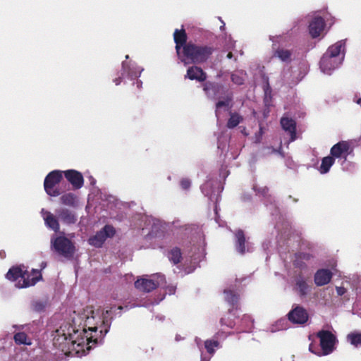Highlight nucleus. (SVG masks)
<instances>
[{
	"label": "nucleus",
	"mask_w": 361,
	"mask_h": 361,
	"mask_svg": "<svg viewBox=\"0 0 361 361\" xmlns=\"http://www.w3.org/2000/svg\"><path fill=\"white\" fill-rule=\"evenodd\" d=\"M40 214L43 218L44 221V225L49 229L54 231L59 232L60 230V224L59 222L58 216H54L51 212L45 210L44 209H42Z\"/></svg>",
	"instance_id": "nucleus-27"
},
{
	"label": "nucleus",
	"mask_w": 361,
	"mask_h": 361,
	"mask_svg": "<svg viewBox=\"0 0 361 361\" xmlns=\"http://www.w3.org/2000/svg\"><path fill=\"white\" fill-rule=\"evenodd\" d=\"M263 154L264 155H269L272 154H278L281 157H284V152L282 150L281 144L278 149L271 146L265 147L263 148Z\"/></svg>",
	"instance_id": "nucleus-41"
},
{
	"label": "nucleus",
	"mask_w": 361,
	"mask_h": 361,
	"mask_svg": "<svg viewBox=\"0 0 361 361\" xmlns=\"http://www.w3.org/2000/svg\"><path fill=\"white\" fill-rule=\"evenodd\" d=\"M175 289H176V288L174 286H169L167 288L169 294H170V295L174 294L175 293Z\"/></svg>",
	"instance_id": "nucleus-58"
},
{
	"label": "nucleus",
	"mask_w": 361,
	"mask_h": 361,
	"mask_svg": "<svg viewBox=\"0 0 361 361\" xmlns=\"http://www.w3.org/2000/svg\"><path fill=\"white\" fill-rule=\"evenodd\" d=\"M165 283V276L161 274H155L149 278L137 279L135 282V286L140 290L148 293L158 286H164Z\"/></svg>",
	"instance_id": "nucleus-14"
},
{
	"label": "nucleus",
	"mask_w": 361,
	"mask_h": 361,
	"mask_svg": "<svg viewBox=\"0 0 361 361\" xmlns=\"http://www.w3.org/2000/svg\"><path fill=\"white\" fill-rule=\"evenodd\" d=\"M299 73L298 75H295V73L293 71V77L295 78L297 80H301L303 77L305 75V74L307 72V65L305 61H301L299 63Z\"/></svg>",
	"instance_id": "nucleus-43"
},
{
	"label": "nucleus",
	"mask_w": 361,
	"mask_h": 361,
	"mask_svg": "<svg viewBox=\"0 0 361 361\" xmlns=\"http://www.w3.org/2000/svg\"><path fill=\"white\" fill-rule=\"evenodd\" d=\"M252 189L259 197L264 198V203L268 209L270 210L271 214L276 221L274 228L280 233L281 236L286 235L288 230L290 227L288 221L279 212V207L276 206L275 197L268 194L269 189L267 187H260L254 185Z\"/></svg>",
	"instance_id": "nucleus-5"
},
{
	"label": "nucleus",
	"mask_w": 361,
	"mask_h": 361,
	"mask_svg": "<svg viewBox=\"0 0 361 361\" xmlns=\"http://www.w3.org/2000/svg\"><path fill=\"white\" fill-rule=\"evenodd\" d=\"M116 307L109 310L96 312L92 307H87L82 313H76L72 317V323H66L56 331L54 345L64 350H75L78 356L87 355L97 344L103 342L111 324V314Z\"/></svg>",
	"instance_id": "nucleus-1"
},
{
	"label": "nucleus",
	"mask_w": 361,
	"mask_h": 361,
	"mask_svg": "<svg viewBox=\"0 0 361 361\" xmlns=\"http://www.w3.org/2000/svg\"><path fill=\"white\" fill-rule=\"evenodd\" d=\"M225 300L233 307L237 305L239 300V295L238 294L237 285L231 286L224 289V291Z\"/></svg>",
	"instance_id": "nucleus-31"
},
{
	"label": "nucleus",
	"mask_w": 361,
	"mask_h": 361,
	"mask_svg": "<svg viewBox=\"0 0 361 361\" xmlns=\"http://www.w3.org/2000/svg\"><path fill=\"white\" fill-rule=\"evenodd\" d=\"M235 249L238 253L243 255L245 252H252L254 249L253 245L248 240H246L242 230L237 231L235 233Z\"/></svg>",
	"instance_id": "nucleus-20"
},
{
	"label": "nucleus",
	"mask_w": 361,
	"mask_h": 361,
	"mask_svg": "<svg viewBox=\"0 0 361 361\" xmlns=\"http://www.w3.org/2000/svg\"><path fill=\"white\" fill-rule=\"evenodd\" d=\"M200 189L205 197H207L211 202H215L214 211L217 216V202L220 199V194L224 190V186L209 175L206 182L201 185Z\"/></svg>",
	"instance_id": "nucleus-11"
},
{
	"label": "nucleus",
	"mask_w": 361,
	"mask_h": 361,
	"mask_svg": "<svg viewBox=\"0 0 361 361\" xmlns=\"http://www.w3.org/2000/svg\"><path fill=\"white\" fill-rule=\"evenodd\" d=\"M271 247H272V245H271V242L269 240H264L262 243V247H263L264 251H266V252L270 251L269 248Z\"/></svg>",
	"instance_id": "nucleus-55"
},
{
	"label": "nucleus",
	"mask_w": 361,
	"mask_h": 361,
	"mask_svg": "<svg viewBox=\"0 0 361 361\" xmlns=\"http://www.w3.org/2000/svg\"><path fill=\"white\" fill-rule=\"evenodd\" d=\"M202 88L209 99L217 100L222 99V100H219L216 103L215 114L217 121H219L221 110L223 109L226 112L229 111L231 107L232 94L222 84L216 82L207 81L202 84Z\"/></svg>",
	"instance_id": "nucleus-3"
},
{
	"label": "nucleus",
	"mask_w": 361,
	"mask_h": 361,
	"mask_svg": "<svg viewBox=\"0 0 361 361\" xmlns=\"http://www.w3.org/2000/svg\"><path fill=\"white\" fill-rule=\"evenodd\" d=\"M173 39L176 43V51L178 55V59L181 61V62L186 63L185 59L182 58L180 54V49L186 44L187 42V35L184 29H176L173 33Z\"/></svg>",
	"instance_id": "nucleus-25"
},
{
	"label": "nucleus",
	"mask_w": 361,
	"mask_h": 361,
	"mask_svg": "<svg viewBox=\"0 0 361 361\" xmlns=\"http://www.w3.org/2000/svg\"><path fill=\"white\" fill-rule=\"evenodd\" d=\"M345 42L340 40L330 46L323 54L319 61L321 71L328 75H331L334 71L338 69L345 58Z\"/></svg>",
	"instance_id": "nucleus-4"
},
{
	"label": "nucleus",
	"mask_w": 361,
	"mask_h": 361,
	"mask_svg": "<svg viewBox=\"0 0 361 361\" xmlns=\"http://www.w3.org/2000/svg\"><path fill=\"white\" fill-rule=\"evenodd\" d=\"M180 184L183 190H188L191 186V181L190 179L185 178L181 179Z\"/></svg>",
	"instance_id": "nucleus-49"
},
{
	"label": "nucleus",
	"mask_w": 361,
	"mask_h": 361,
	"mask_svg": "<svg viewBox=\"0 0 361 361\" xmlns=\"http://www.w3.org/2000/svg\"><path fill=\"white\" fill-rule=\"evenodd\" d=\"M355 102L358 104H361V98H358L357 99L355 100Z\"/></svg>",
	"instance_id": "nucleus-64"
},
{
	"label": "nucleus",
	"mask_w": 361,
	"mask_h": 361,
	"mask_svg": "<svg viewBox=\"0 0 361 361\" xmlns=\"http://www.w3.org/2000/svg\"><path fill=\"white\" fill-rule=\"evenodd\" d=\"M115 228L111 225H105L95 235L88 239V243L95 247H101L105 240L109 238H112L115 235Z\"/></svg>",
	"instance_id": "nucleus-16"
},
{
	"label": "nucleus",
	"mask_w": 361,
	"mask_h": 361,
	"mask_svg": "<svg viewBox=\"0 0 361 361\" xmlns=\"http://www.w3.org/2000/svg\"><path fill=\"white\" fill-rule=\"evenodd\" d=\"M302 259H304L305 262H310L314 259V255L307 252H298V253Z\"/></svg>",
	"instance_id": "nucleus-50"
},
{
	"label": "nucleus",
	"mask_w": 361,
	"mask_h": 361,
	"mask_svg": "<svg viewBox=\"0 0 361 361\" xmlns=\"http://www.w3.org/2000/svg\"><path fill=\"white\" fill-rule=\"evenodd\" d=\"M46 305L45 301L37 300L32 303V308L35 312H41L44 310Z\"/></svg>",
	"instance_id": "nucleus-47"
},
{
	"label": "nucleus",
	"mask_w": 361,
	"mask_h": 361,
	"mask_svg": "<svg viewBox=\"0 0 361 361\" xmlns=\"http://www.w3.org/2000/svg\"><path fill=\"white\" fill-rule=\"evenodd\" d=\"M359 277L357 276L353 275L352 277H345L341 286H336V293L338 296H342L346 293L348 286L357 289Z\"/></svg>",
	"instance_id": "nucleus-29"
},
{
	"label": "nucleus",
	"mask_w": 361,
	"mask_h": 361,
	"mask_svg": "<svg viewBox=\"0 0 361 361\" xmlns=\"http://www.w3.org/2000/svg\"><path fill=\"white\" fill-rule=\"evenodd\" d=\"M335 163V159L331 155L324 157L322 159L321 165L317 168L321 174H326Z\"/></svg>",
	"instance_id": "nucleus-32"
},
{
	"label": "nucleus",
	"mask_w": 361,
	"mask_h": 361,
	"mask_svg": "<svg viewBox=\"0 0 361 361\" xmlns=\"http://www.w3.org/2000/svg\"><path fill=\"white\" fill-rule=\"evenodd\" d=\"M63 171L54 170L49 172L44 180V189L46 193L51 197H58L61 195L60 190L56 186L63 179Z\"/></svg>",
	"instance_id": "nucleus-13"
},
{
	"label": "nucleus",
	"mask_w": 361,
	"mask_h": 361,
	"mask_svg": "<svg viewBox=\"0 0 361 361\" xmlns=\"http://www.w3.org/2000/svg\"><path fill=\"white\" fill-rule=\"evenodd\" d=\"M183 338H182L180 335H176V336L175 340L176 341H180L183 340Z\"/></svg>",
	"instance_id": "nucleus-61"
},
{
	"label": "nucleus",
	"mask_w": 361,
	"mask_h": 361,
	"mask_svg": "<svg viewBox=\"0 0 361 361\" xmlns=\"http://www.w3.org/2000/svg\"><path fill=\"white\" fill-rule=\"evenodd\" d=\"M288 276L292 279L293 291L300 298H305L310 293L312 286L309 278L300 271H288Z\"/></svg>",
	"instance_id": "nucleus-10"
},
{
	"label": "nucleus",
	"mask_w": 361,
	"mask_h": 361,
	"mask_svg": "<svg viewBox=\"0 0 361 361\" xmlns=\"http://www.w3.org/2000/svg\"><path fill=\"white\" fill-rule=\"evenodd\" d=\"M195 343L196 344V345L197 346L198 349L200 350V352L202 351V339L197 336H196L195 338Z\"/></svg>",
	"instance_id": "nucleus-56"
},
{
	"label": "nucleus",
	"mask_w": 361,
	"mask_h": 361,
	"mask_svg": "<svg viewBox=\"0 0 361 361\" xmlns=\"http://www.w3.org/2000/svg\"><path fill=\"white\" fill-rule=\"evenodd\" d=\"M263 133H264L263 128L262 126H259V131L255 134V143L260 142Z\"/></svg>",
	"instance_id": "nucleus-52"
},
{
	"label": "nucleus",
	"mask_w": 361,
	"mask_h": 361,
	"mask_svg": "<svg viewBox=\"0 0 361 361\" xmlns=\"http://www.w3.org/2000/svg\"><path fill=\"white\" fill-rule=\"evenodd\" d=\"M204 347L206 353L201 352L200 361H210L211 358L214 355L216 349L222 348L221 343L216 339H207L204 342Z\"/></svg>",
	"instance_id": "nucleus-19"
},
{
	"label": "nucleus",
	"mask_w": 361,
	"mask_h": 361,
	"mask_svg": "<svg viewBox=\"0 0 361 361\" xmlns=\"http://www.w3.org/2000/svg\"><path fill=\"white\" fill-rule=\"evenodd\" d=\"M280 36H270L269 39L273 42V56L279 59L281 62L284 63H289L293 59V51L284 47H277L275 48L274 46L275 42H278V39L280 38Z\"/></svg>",
	"instance_id": "nucleus-18"
},
{
	"label": "nucleus",
	"mask_w": 361,
	"mask_h": 361,
	"mask_svg": "<svg viewBox=\"0 0 361 361\" xmlns=\"http://www.w3.org/2000/svg\"><path fill=\"white\" fill-rule=\"evenodd\" d=\"M281 126L282 129L290 135V140L288 142V145L294 142L297 139L296 135V122L294 119L283 116L281 118Z\"/></svg>",
	"instance_id": "nucleus-26"
},
{
	"label": "nucleus",
	"mask_w": 361,
	"mask_h": 361,
	"mask_svg": "<svg viewBox=\"0 0 361 361\" xmlns=\"http://www.w3.org/2000/svg\"><path fill=\"white\" fill-rule=\"evenodd\" d=\"M51 247L58 254L65 257H70L75 252V246L73 243L66 238L63 233L58 236L55 235L51 236Z\"/></svg>",
	"instance_id": "nucleus-12"
},
{
	"label": "nucleus",
	"mask_w": 361,
	"mask_h": 361,
	"mask_svg": "<svg viewBox=\"0 0 361 361\" xmlns=\"http://www.w3.org/2000/svg\"><path fill=\"white\" fill-rule=\"evenodd\" d=\"M319 338L322 354L328 355L332 353L336 349L338 343L336 336L329 330L322 329L317 334Z\"/></svg>",
	"instance_id": "nucleus-15"
},
{
	"label": "nucleus",
	"mask_w": 361,
	"mask_h": 361,
	"mask_svg": "<svg viewBox=\"0 0 361 361\" xmlns=\"http://www.w3.org/2000/svg\"><path fill=\"white\" fill-rule=\"evenodd\" d=\"M214 51L213 47L207 45H197L193 43H188L183 47L182 58L186 60H190L193 63H202L206 61Z\"/></svg>",
	"instance_id": "nucleus-7"
},
{
	"label": "nucleus",
	"mask_w": 361,
	"mask_h": 361,
	"mask_svg": "<svg viewBox=\"0 0 361 361\" xmlns=\"http://www.w3.org/2000/svg\"><path fill=\"white\" fill-rule=\"evenodd\" d=\"M286 165L290 168V169H292L293 168V161L292 160H290V159H287L286 161Z\"/></svg>",
	"instance_id": "nucleus-59"
},
{
	"label": "nucleus",
	"mask_w": 361,
	"mask_h": 361,
	"mask_svg": "<svg viewBox=\"0 0 361 361\" xmlns=\"http://www.w3.org/2000/svg\"><path fill=\"white\" fill-rule=\"evenodd\" d=\"M243 199L244 201H247V200H249L250 199V195H244L243 197Z\"/></svg>",
	"instance_id": "nucleus-62"
},
{
	"label": "nucleus",
	"mask_w": 361,
	"mask_h": 361,
	"mask_svg": "<svg viewBox=\"0 0 361 361\" xmlns=\"http://www.w3.org/2000/svg\"><path fill=\"white\" fill-rule=\"evenodd\" d=\"M6 277L11 281H16V287L23 288L34 286L39 280L41 274L38 270L33 269L30 277L27 271H24L18 267H13L8 270Z\"/></svg>",
	"instance_id": "nucleus-6"
},
{
	"label": "nucleus",
	"mask_w": 361,
	"mask_h": 361,
	"mask_svg": "<svg viewBox=\"0 0 361 361\" xmlns=\"http://www.w3.org/2000/svg\"><path fill=\"white\" fill-rule=\"evenodd\" d=\"M286 323L287 322L285 319H281L270 327V331L271 332H276L285 329L286 328Z\"/></svg>",
	"instance_id": "nucleus-45"
},
{
	"label": "nucleus",
	"mask_w": 361,
	"mask_h": 361,
	"mask_svg": "<svg viewBox=\"0 0 361 361\" xmlns=\"http://www.w3.org/2000/svg\"><path fill=\"white\" fill-rule=\"evenodd\" d=\"M325 21L324 18L318 15H314L310 21L308 30L312 38H317L321 35L324 30Z\"/></svg>",
	"instance_id": "nucleus-22"
},
{
	"label": "nucleus",
	"mask_w": 361,
	"mask_h": 361,
	"mask_svg": "<svg viewBox=\"0 0 361 361\" xmlns=\"http://www.w3.org/2000/svg\"><path fill=\"white\" fill-rule=\"evenodd\" d=\"M63 174L75 190L80 189L84 185L82 174L75 169L63 171Z\"/></svg>",
	"instance_id": "nucleus-21"
},
{
	"label": "nucleus",
	"mask_w": 361,
	"mask_h": 361,
	"mask_svg": "<svg viewBox=\"0 0 361 361\" xmlns=\"http://www.w3.org/2000/svg\"><path fill=\"white\" fill-rule=\"evenodd\" d=\"M287 317L293 324L303 325L307 322L309 314L305 307L300 305H295L288 313Z\"/></svg>",
	"instance_id": "nucleus-17"
},
{
	"label": "nucleus",
	"mask_w": 361,
	"mask_h": 361,
	"mask_svg": "<svg viewBox=\"0 0 361 361\" xmlns=\"http://www.w3.org/2000/svg\"><path fill=\"white\" fill-rule=\"evenodd\" d=\"M333 276V273L328 269H318L314 275V281L317 286L328 284Z\"/></svg>",
	"instance_id": "nucleus-28"
},
{
	"label": "nucleus",
	"mask_w": 361,
	"mask_h": 361,
	"mask_svg": "<svg viewBox=\"0 0 361 361\" xmlns=\"http://www.w3.org/2000/svg\"><path fill=\"white\" fill-rule=\"evenodd\" d=\"M229 175V171L225 168H221L220 169L219 176L220 177L225 179Z\"/></svg>",
	"instance_id": "nucleus-54"
},
{
	"label": "nucleus",
	"mask_w": 361,
	"mask_h": 361,
	"mask_svg": "<svg viewBox=\"0 0 361 361\" xmlns=\"http://www.w3.org/2000/svg\"><path fill=\"white\" fill-rule=\"evenodd\" d=\"M185 77L191 80H195L199 82H204L207 79V74L201 68L193 66L188 68Z\"/></svg>",
	"instance_id": "nucleus-30"
},
{
	"label": "nucleus",
	"mask_w": 361,
	"mask_h": 361,
	"mask_svg": "<svg viewBox=\"0 0 361 361\" xmlns=\"http://www.w3.org/2000/svg\"><path fill=\"white\" fill-rule=\"evenodd\" d=\"M14 341L18 345H30L32 344L31 339L27 337L25 332H18L13 336Z\"/></svg>",
	"instance_id": "nucleus-35"
},
{
	"label": "nucleus",
	"mask_w": 361,
	"mask_h": 361,
	"mask_svg": "<svg viewBox=\"0 0 361 361\" xmlns=\"http://www.w3.org/2000/svg\"><path fill=\"white\" fill-rule=\"evenodd\" d=\"M6 257V252L4 250H1L0 251V257L1 259H4V257Z\"/></svg>",
	"instance_id": "nucleus-60"
},
{
	"label": "nucleus",
	"mask_w": 361,
	"mask_h": 361,
	"mask_svg": "<svg viewBox=\"0 0 361 361\" xmlns=\"http://www.w3.org/2000/svg\"><path fill=\"white\" fill-rule=\"evenodd\" d=\"M90 181H91V184L94 185L96 183L95 179L92 176H90Z\"/></svg>",
	"instance_id": "nucleus-63"
},
{
	"label": "nucleus",
	"mask_w": 361,
	"mask_h": 361,
	"mask_svg": "<svg viewBox=\"0 0 361 361\" xmlns=\"http://www.w3.org/2000/svg\"><path fill=\"white\" fill-rule=\"evenodd\" d=\"M204 255V247L202 242L197 245H192L185 257H183L180 249L178 247H173L168 252V258L173 264H178L181 260L185 261V267L183 271L180 266L176 267L178 271L174 270L175 273L181 274V276L193 272L198 264L203 259Z\"/></svg>",
	"instance_id": "nucleus-2"
},
{
	"label": "nucleus",
	"mask_w": 361,
	"mask_h": 361,
	"mask_svg": "<svg viewBox=\"0 0 361 361\" xmlns=\"http://www.w3.org/2000/svg\"><path fill=\"white\" fill-rule=\"evenodd\" d=\"M164 295H162L160 298H159L157 300L154 299L152 300V299H149V300L143 302L142 304L137 305H133L130 306V308L135 307H145L147 308H149L152 306L158 305L161 300H164Z\"/></svg>",
	"instance_id": "nucleus-44"
},
{
	"label": "nucleus",
	"mask_w": 361,
	"mask_h": 361,
	"mask_svg": "<svg viewBox=\"0 0 361 361\" xmlns=\"http://www.w3.org/2000/svg\"><path fill=\"white\" fill-rule=\"evenodd\" d=\"M346 341L355 348H360L361 332L355 331L349 333L346 336Z\"/></svg>",
	"instance_id": "nucleus-34"
},
{
	"label": "nucleus",
	"mask_w": 361,
	"mask_h": 361,
	"mask_svg": "<svg viewBox=\"0 0 361 361\" xmlns=\"http://www.w3.org/2000/svg\"><path fill=\"white\" fill-rule=\"evenodd\" d=\"M270 107H267L265 106L264 111H263V116H264V118H267L268 116H269V114L270 112V109H269Z\"/></svg>",
	"instance_id": "nucleus-57"
},
{
	"label": "nucleus",
	"mask_w": 361,
	"mask_h": 361,
	"mask_svg": "<svg viewBox=\"0 0 361 361\" xmlns=\"http://www.w3.org/2000/svg\"><path fill=\"white\" fill-rule=\"evenodd\" d=\"M232 332H225L224 331H218L212 337L213 339H216L220 343L226 339V338L231 335Z\"/></svg>",
	"instance_id": "nucleus-46"
},
{
	"label": "nucleus",
	"mask_w": 361,
	"mask_h": 361,
	"mask_svg": "<svg viewBox=\"0 0 361 361\" xmlns=\"http://www.w3.org/2000/svg\"><path fill=\"white\" fill-rule=\"evenodd\" d=\"M143 71L144 68L138 66L135 62L124 61L122 62L121 70L118 73V77L114 80V82L116 85H118L126 79L129 80H136L137 87L141 89L142 82L138 80V78Z\"/></svg>",
	"instance_id": "nucleus-8"
},
{
	"label": "nucleus",
	"mask_w": 361,
	"mask_h": 361,
	"mask_svg": "<svg viewBox=\"0 0 361 361\" xmlns=\"http://www.w3.org/2000/svg\"><path fill=\"white\" fill-rule=\"evenodd\" d=\"M220 323L222 326H226L228 328L233 329L235 326V322L229 320L226 321L225 318H221L220 320Z\"/></svg>",
	"instance_id": "nucleus-51"
},
{
	"label": "nucleus",
	"mask_w": 361,
	"mask_h": 361,
	"mask_svg": "<svg viewBox=\"0 0 361 361\" xmlns=\"http://www.w3.org/2000/svg\"><path fill=\"white\" fill-rule=\"evenodd\" d=\"M241 328L240 330L242 331H249L253 327V319L251 316L247 314H244L240 320Z\"/></svg>",
	"instance_id": "nucleus-36"
},
{
	"label": "nucleus",
	"mask_w": 361,
	"mask_h": 361,
	"mask_svg": "<svg viewBox=\"0 0 361 361\" xmlns=\"http://www.w3.org/2000/svg\"><path fill=\"white\" fill-rule=\"evenodd\" d=\"M242 116L238 114L231 113L227 123V127L228 128H233L236 127L242 121Z\"/></svg>",
	"instance_id": "nucleus-38"
},
{
	"label": "nucleus",
	"mask_w": 361,
	"mask_h": 361,
	"mask_svg": "<svg viewBox=\"0 0 361 361\" xmlns=\"http://www.w3.org/2000/svg\"><path fill=\"white\" fill-rule=\"evenodd\" d=\"M60 202L62 204L75 207L77 204V196L72 193H65L60 197Z\"/></svg>",
	"instance_id": "nucleus-33"
},
{
	"label": "nucleus",
	"mask_w": 361,
	"mask_h": 361,
	"mask_svg": "<svg viewBox=\"0 0 361 361\" xmlns=\"http://www.w3.org/2000/svg\"><path fill=\"white\" fill-rule=\"evenodd\" d=\"M229 137L228 135H222L218 137V149L221 151V153L226 152L228 148Z\"/></svg>",
	"instance_id": "nucleus-40"
},
{
	"label": "nucleus",
	"mask_w": 361,
	"mask_h": 361,
	"mask_svg": "<svg viewBox=\"0 0 361 361\" xmlns=\"http://www.w3.org/2000/svg\"><path fill=\"white\" fill-rule=\"evenodd\" d=\"M316 349V346L311 343L309 346V350L311 353L315 354V355H317L319 356H324L322 354V350H315Z\"/></svg>",
	"instance_id": "nucleus-53"
},
{
	"label": "nucleus",
	"mask_w": 361,
	"mask_h": 361,
	"mask_svg": "<svg viewBox=\"0 0 361 361\" xmlns=\"http://www.w3.org/2000/svg\"><path fill=\"white\" fill-rule=\"evenodd\" d=\"M263 90H264V106L267 107H270L272 106L271 88L268 81H267L266 83L264 85Z\"/></svg>",
	"instance_id": "nucleus-37"
},
{
	"label": "nucleus",
	"mask_w": 361,
	"mask_h": 361,
	"mask_svg": "<svg viewBox=\"0 0 361 361\" xmlns=\"http://www.w3.org/2000/svg\"><path fill=\"white\" fill-rule=\"evenodd\" d=\"M350 145L346 141H341L334 145L330 150V155L336 158L344 159L343 161H345L347 157L350 154Z\"/></svg>",
	"instance_id": "nucleus-23"
},
{
	"label": "nucleus",
	"mask_w": 361,
	"mask_h": 361,
	"mask_svg": "<svg viewBox=\"0 0 361 361\" xmlns=\"http://www.w3.org/2000/svg\"><path fill=\"white\" fill-rule=\"evenodd\" d=\"M173 226L174 228H180V232L181 234L186 235L188 234V228L185 225L181 224L179 220L173 221Z\"/></svg>",
	"instance_id": "nucleus-48"
},
{
	"label": "nucleus",
	"mask_w": 361,
	"mask_h": 361,
	"mask_svg": "<svg viewBox=\"0 0 361 361\" xmlns=\"http://www.w3.org/2000/svg\"><path fill=\"white\" fill-rule=\"evenodd\" d=\"M293 264L295 268L299 269L300 271L307 267V263L305 262L304 259H302L298 253L294 255Z\"/></svg>",
	"instance_id": "nucleus-42"
},
{
	"label": "nucleus",
	"mask_w": 361,
	"mask_h": 361,
	"mask_svg": "<svg viewBox=\"0 0 361 361\" xmlns=\"http://www.w3.org/2000/svg\"><path fill=\"white\" fill-rule=\"evenodd\" d=\"M245 73L243 71H237L233 72L231 75V78L232 82L238 85H243L245 81L244 75Z\"/></svg>",
	"instance_id": "nucleus-39"
},
{
	"label": "nucleus",
	"mask_w": 361,
	"mask_h": 361,
	"mask_svg": "<svg viewBox=\"0 0 361 361\" xmlns=\"http://www.w3.org/2000/svg\"><path fill=\"white\" fill-rule=\"evenodd\" d=\"M56 214L58 219L63 224L68 226L75 224L78 221V216L75 212L61 207L56 209Z\"/></svg>",
	"instance_id": "nucleus-24"
},
{
	"label": "nucleus",
	"mask_w": 361,
	"mask_h": 361,
	"mask_svg": "<svg viewBox=\"0 0 361 361\" xmlns=\"http://www.w3.org/2000/svg\"><path fill=\"white\" fill-rule=\"evenodd\" d=\"M140 223L138 226L142 229V234L149 238H159L166 229L164 224L159 219L147 215H139Z\"/></svg>",
	"instance_id": "nucleus-9"
}]
</instances>
